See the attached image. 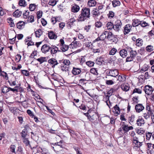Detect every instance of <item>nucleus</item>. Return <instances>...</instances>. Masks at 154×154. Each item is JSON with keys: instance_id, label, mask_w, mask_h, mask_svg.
<instances>
[{"instance_id": "obj_1", "label": "nucleus", "mask_w": 154, "mask_h": 154, "mask_svg": "<svg viewBox=\"0 0 154 154\" xmlns=\"http://www.w3.org/2000/svg\"><path fill=\"white\" fill-rule=\"evenodd\" d=\"M81 13L77 19L79 21H84L85 20L90 18V8L86 7L83 8L82 9Z\"/></svg>"}, {"instance_id": "obj_2", "label": "nucleus", "mask_w": 154, "mask_h": 154, "mask_svg": "<svg viewBox=\"0 0 154 154\" xmlns=\"http://www.w3.org/2000/svg\"><path fill=\"white\" fill-rule=\"evenodd\" d=\"M122 23L119 20H117L113 24V29L116 31H119L121 28Z\"/></svg>"}, {"instance_id": "obj_3", "label": "nucleus", "mask_w": 154, "mask_h": 154, "mask_svg": "<svg viewBox=\"0 0 154 154\" xmlns=\"http://www.w3.org/2000/svg\"><path fill=\"white\" fill-rule=\"evenodd\" d=\"M48 62L51 66L52 68H54L55 66L58 64H60V62H58L56 59L52 58L49 59Z\"/></svg>"}, {"instance_id": "obj_4", "label": "nucleus", "mask_w": 154, "mask_h": 154, "mask_svg": "<svg viewBox=\"0 0 154 154\" xmlns=\"http://www.w3.org/2000/svg\"><path fill=\"white\" fill-rule=\"evenodd\" d=\"M144 90L145 93L148 95L151 94L153 91L152 87L148 85H146L145 86Z\"/></svg>"}, {"instance_id": "obj_5", "label": "nucleus", "mask_w": 154, "mask_h": 154, "mask_svg": "<svg viewBox=\"0 0 154 154\" xmlns=\"http://www.w3.org/2000/svg\"><path fill=\"white\" fill-rule=\"evenodd\" d=\"M88 118H87L90 121L92 122H94L96 121L98 118V115L95 113L91 115H90Z\"/></svg>"}, {"instance_id": "obj_6", "label": "nucleus", "mask_w": 154, "mask_h": 154, "mask_svg": "<svg viewBox=\"0 0 154 154\" xmlns=\"http://www.w3.org/2000/svg\"><path fill=\"white\" fill-rule=\"evenodd\" d=\"M132 26L130 24H127L125 25L123 30V32L124 35H126L130 32L131 30Z\"/></svg>"}, {"instance_id": "obj_7", "label": "nucleus", "mask_w": 154, "mask_h": 154, "mask_svg": "<svg viewBox=\"0 0 154 154\" xmlns=\"http://www.w3.org/2000/svg\"><path fill=\"white\" fill-rule=\"evenodd\" d=\"M144 109V106L142 104L139 103L135 106V109L137 112L140 113Z\"/></svg>"}, {"instance_id": "obj_8", "label": "nucleus", "mask_w": 154, "mask_h": 154, "mask_svg": "<svg viewBox=\"0 0 154 154\" xmlns=\"http://www.w3.org/2000/svg\"><path fill=\"white\" fill-rule=\"evenodd\" d=\"M108 75L112 76V77H116L119 75V72L116 69L113 70H110L109 71L108 73Z\"/></svg>"}, {"instance_id": "obj_9", "label": "nucleus", "mask_w": 154, "mask_h": 154, "mask_svg": "<svg viewBox=\"0 0 154 154\" xmlns=\"http://www.w3.org/2000/svg\"><path fill=\"white\" fill-rule=\"evenodd\" d=\"M50 49V47L46 44L43 45L41 49V51L43 53H46L48 52Z\"/></svg>"}, {"instance_id": "obj_10", "label": "nucleus", "mask_w": 154, "mask_h": 154, "mask_svg": "<svg viewBox=\"0 0 154 154\" xmlns=\"http://www.w3.org/2000/svg\"><path fill=\"white\" fill-rule=\"evenodd\" d=\"M120 87L122 90L125 91H127L129 90L130 87L128 83H124L122 84Z\"/></svg>"}, {"instance_id": "obj_11", "label": "nucleus", "mask_w": 154, "mask_h": 154, "mask_svg": "<svg viewBox=\"0 0 154 154\" xmlns=\"http://www.w3.org/2000/svg\"><path fill=\"white\" fill-rule=\"evenodd\" d=\"M50 52L52 55L54 54L58 51H60L58 48L55 45H51L50 47Z\"/></svg>"}, {"instance_id": "obj_12", "label": "nucleus", "mask_w": 154, "mask_h": 154, "mask_svg": "<svg viewBox=\"0 0 154 154\" xmlns=\"http://www.w3.org/2000/svg\"><path fill=\"white\" fill-rule=\"evenodd\" d=\"M133 128L132 126H128V125H123L122 127V129L123 131H124V133H127L130 130L133 129Z\"/></svg>"}, {"instance_id": "obj_13", "label": "nucleus", "mask_w": 154, "mask_h": 154, "mask_svg": "<svg viewBox=\"0 0 154 154\" xmlns=\"http://www.w3.org/2000/svg\"><path fill=\"white\" fill-rule=\"evenodd\" d=\"M137 124L138 126H141L142 125H143L145 123L144 119L141 116H139L138 117V119L137 120Z\"/></svg>"}, {"instance_id": "obj_14", "label": "nucleus", "mask_w": 154, "mask_h": 154, "mask_svg": "<svg viewBox=\"0 0 154 154\" xmlns=\"http://www.w3.org/2000/svg\"><path fill=\"white\" fill-rule=\"evenodd\" d=\"M25 23L24 21H20L17 23L16 25L17 27L19 29H23L25 27Z\"/></svg>"}, {"instance_id": "obj_15", "label": "nucleus", "mask_w": 154, "mask_h": 154, "mask_svg": "<svg viewBox=\"0 0 154 154\" xmlns=\"http://www.w3.org/2000/svg\"><path fill=\"white\" fill-rule=\"evenodd\" d=\"M120 56L122 58H125L128 55L127 51L125 49L121 50L119 52Z\"/></svg>"}, {"instance_id": "obj_16", "label": "nucleus", "mask_w": 154, "mask_h": 154, "mask_svg": "<svg viewBox=\"0 0 154 154\" xmlns=\"http://www.w3.org/2000/svg\"><path fill=\"white\" fill-rule=\"evenodd\" d=\"M72 73L74 75L79 74L81 72V69L79 68H76L73 67L72 70Z\"/></svg>"}, {"instance_id": "obj_17", "label": "nucleus", "mask_w": 154, "mask_h": 154, "mask_svg": "<svg viewBox=\"0 0 154 154\" xmlns=\"http://www.w3.org/2000/svg\"><path fill=\"white\" fill-rule=\"evenodd\" d=\"M48 36L50 39H55L57 37V36L52 31H51L48 32Z\"/></svg>"}, {"instance_id": "obj_18", "label": "nucleus", "mask_w": 154, "mask_h": 154, "mask_svg": "<svg viewBox=\"0 0 154 154\" xmlns=\"http://www.w3.org/2000/svg\"><path fill=\"white\" fill-rule=\"evenodd\" d=\"M143 142H140L138 140H133V144H134V146L137 148H140L142 145Z\"/></svg>"}, {"instance_id": "obj_19", "label": "nucleus", "mask_w": 154, "mask_h": 154, "mask_svg": "<svg viewBox=\"0 0 154 154\" xmlns=\"http://www.w3.org/2000/svg\"><path fill=\"white\" fill-rule=\"evenodd\" d=\"M24 128V129L22 130L20 133L21 137L23 139L26 138L27 133V130L26 128L25 127Z\"/></svg>"}, {"instance_id": "obj_20", "label": "nucleus", "mask_w": 154, "mask_h": 154, "mask_svg": "<svg viewBox=\"0 0 154 154\" xmlns=\"http://www.w3.org/2000/svg\"><path fill=\"white\" fill-rule=\"evenodd\" d=\"M1 89L2 93L5 94H6L9 91V88L5 86L2 87Z\"/></svg>"}, {"instance_id": "obj_21", "label": "nucleus", "mask_w": 154, "mask_h": 154, "mask_svg": "<svg viewBox=\"0 0 154 154\" xmlns=\"http://www.w3.org/2000/svg\"><path fill=\"white\" fill-rule=\"evenodd\" d=\"M141 23V21L138 19H134L132 20V25L133 27L138 26Z\"/></svg>"}, {"instance_id": "obj_22", "label": "nucleus", "mask_w": 154, "mask_h": 154, "mask_svg": "<svg viewBox=\"0 0 154 154\" xmlns=\"http://www.w3.org/2000/svg\"><path fill=\"white\" fill-rule=\"evenodd\" d=\"M153 114V112L151 111H149V112H147L144 113L143 114V116L145 118V119H147L149 118L151 116H152V115Z\"/></svg>"}, {"instance_id": "obj_23", "label": "nucleus", "mask_w": 154, "mask_h": 154, "mask_svg": "<svg viewBox=\"0 0 154 154\" xmlns=\"http://www.w3.org/2000/svg\"><path fill=\"white\" fill-rule=\"evenodd\" d=\"M59 62H60V64H61V65H68L70 63V61L68 60H60Z\"/></svg>"}, {"instance_id": "obj_24", "label": "nucleus", "mask_w": 154, "mask_h": 154, "mask_svg": "<svg viewBox=\"0 0 154 154\" xmlns=\"http://www.w3.org/2000/svg\"><path fill=\"white\" fill-rule=\"evenodd\" d=\"M22 14V11H19L18 10H17L13 13V15L16 17H19Z\"/></svg>"}, {"instance_id": "obj_25", "label": "nucleus", "mask_w": 154, "mask_h": 154, "mask_svg": "<svg viewBox=\"0 0 154 154\" xmlns=\"http://www.w3.org/2000/svg\"><path fill=\"white\" fill-rule=\"evenodd\" d=\"M149 66L146 64H145L142 66L141 67L140 69V71H143V72H145L149 68Z\"/></svg>"}, {"instance_id": "obj_26", "label": "nucleus", "mask_w": 154, "mask_h": 154, "mask_svg": "<svg viewBox=\"0 0 154 154\" xmlns=\"http://www.w3.org/2000/svg\"><path fill=\"white\" fill-rule=\"evenodd\" d=\"M80 7L79 6L75 5L72 8V11L73 12H77L79 10Z\"/></svg>"}, {"instance_id": "obj_27", "label": "nucleus", "mask_w": 154, "mask_h": 154, "mask_svg": "<svg viewBox=\"0 0 154 154\" xmlns=\"http://www.w3.org/2000/svg\"><path fill=\"white\" fill-rule=\"evenodd\" d=\"M100 13L98 10L97 9H94L92 11V14L94 17H97L100 15Z\"/></svg>"}, {"instance_id": "obj_28", "label": "nucleus", "mask_w": 154, "mask_h": 154, "mask_svg": "<svg viewBox=\"0 0 154 154\" xmlns=\"http://www.w3.org/2000/svg\"><path fill=\"white\" fill-rule=\"evenodd\" d=\"M106 27H107V29L111 30L113 29V24L112 22H109L106 24Z\"/></svg>"}, {"instance_id": "obj_29", "label": "nucleus", "mask_w": 154, "mask_h": 154, "mask_svg": "<svg viewBox=\"0 0 154 154\" xmlns=\"http://www.w3.org/2000/svg\"><path fill=\"white\" fill-rule=\"evenodd\" d=\"M88 4L89 7H93L95 5L96 2L94 0H90L88 1Z\"/></svg>"}, {"instance_id": "obj_30", "label": "nucleus", "mask_w": 154, "mask_h": 154, "mask_svg": "<svg viewBox=\"0 0 154 154\" xmlns=\"http://www.w3.org/2000/svg\"><path fill=\"white\" fill-rule=\"evenodd\" d=\"M27 22L28 23H32L34 22V17L32 15L29 16L27 18Z\"/></svg>"}, {"instance_id": "obj_31", "label": "nucleus", "mask_w": 154, "mask_h": 154, "mask_svg": "<svg viewBox=\"0 0 154 154\" xmlns=\"http://www.w3.org/2000/svg\"><path fill=\"white\" fill-rule=\"evenodd\" d=\"M42 34V31L40 29H38L35 32V36L39 38Z\"/></svg>"}, {"instance_id": "obj_32", "label": "nucleus", "mask_w": 154, "mask_h": 154, "mask_svg": "<svg viewBox=\"0 0 154 154\" xmlns=\"http://www.w3.org/2000/svg\"><path fill=\"white\" fill-rule=\"evenodd\" d=\"M37 60L41 64L44 62L47 61V59L46 57H41L37 59Z\"/></svg>"}, {"instance_id": "obj_33", "label": "nucleus", "mask_w": 154, "mask_h": 154, "mask_svg": "<svg viewBox=\"0 0 154 154\" xmlns=\"http://www.w3.org/2000/svg\"><path fill=\"white\" fill-rule=\"evenodd\" d=\"M113 108L115 111V114H116L117 115L119 114L120 113V110L119 107L118 106V105L116 104Z\"/></svg>"}, {"instance_id": "obj_34", "label": "nucleus", "mask_w": 154, "mask_h": 154, "mask_svg": "<svg viewBox=\"0 0 154 154\" xmlns=\"http://www.w3.org/2000/svg\"><path fill=\"white\" fill-rule=\"evenodd\" d=\"M68 46L66 45L61 46L60 47V49L63 52L67 51L68 50Z\"/></svg>"}, {"instance_id": "obj_35", "label": "nucleus", "mask_w": 154, "mask_h": 154, "mask_svg": "<svg viewBox=\"0 0 154 154\" xmlns=\"http://www.w3.org/2000/svg\"><path fill=\"white\" fill-rule=\"evenodd\" d=\"M112 4L113 7H115L119 6L120 4V2L119 1L114 0L112 2Z\"/></svg>"}, {"instance_id": "obj_36", "label": "nucleus", "mask_w": 154, "mask_h": 154, "mask_svg": "<svg viewBox=\"0 0 154 154\" xmlns=\"http://www.w3.org/2000/svg\"><path fill=\"white\" fill-rule=\"evenodd\" d=\"M136 44L137 46H141L143 44V40L142 39L138 38L136 40Z\"/></svg>"}, {"instance_id": "obj_37", "label": "nucleus", "mask_w": 154, "mask_h": 154, "mask_svg": "<svg viewBox=\"0 0 154 154\" xmlns=\"http://www.w3.org/2000/svg\"><path fill=\"white\" fill-rule=\"evenodd\" d=\"M85 46L86 47L90 49H92L93 48V45L90 42H88L85 43Z\"/></svg>"}, {"instance_id": "obj_38", "label": "nucleus", "mask_w": 154, "mask_h": 154, "mask_svg": "<svg viewBox=\"0 0 154 154\" xmlns=\"http://www.w3.org/2000/svg\"><path fill=\"white\" fill-rule=\"evenodd\" d=\"M117 51V50L114 48H112L109 52V54L110 55H113L116 53Z\"/></svg>"}, {"instance_id": "obj_39", "label": "nucleus", "mask_w": 154, "mask_h": 154, "mask_svg": "<svg viewBox=\"0 0 154 154\" xmlns=\"http://www.w3.org/2000/svg\"><path fill=\"white\" fill-rule=\"evenodd\" d=\"M36 5L35 4H30L29 6V9L31 11H33L36 8Z\"/></svg>"}, {"instance_id": "obj_40", "label": "nucleus", "mask_w": 154, "mask_h": 154, "mask_svg": "<svg viewBox=\"0 0 154 154\" xmlns=\"http://www.w3.org/2000/svg\"><path fill=\"white\" fill-rule=\"evenodd\" d=\"M137 53L136 51L131 50L130 52V56L133 57L134 58L137 55Z\"/></svg>"}, {"instance_id": "obj_41", "label": "nucleus", "mask_w": 154, "mask_h": 154, "mask_svg": "<svg viewBox=\"0 0 154 154\" xmlns=\"http://www.w3.org/2000/svg\"><path fill=\"white\" fill-rule=\"evenodd\" d=\"M57 2L56 0H50L48 4L50 5L53 6L56 5Z\"/></svg>"}, {"instance_id": "obj_42", "label": "nucleus", "mask_w": 154, "mask_h": 154, "mask_svg": "<svg viewBox=\"0 0 154 154\" xmlns=\"http://www.w3.org/2000/svg\"><path fill=\"white\" fill-rule=\"evenodd\" d=\"M100 37L101 41H103L105 38H106V31H105L102 34L100 35Z\"/></svg>"}, {"instance_id": "obj_43", "label": "nucleus", "mask_w": 154, "mask_h": 154, "mask_svg": "<svg viewBox=\"0 0 154 154\" xmlns=\"http://www.w3.org/2000/svg\"><path fill=\"white\" fill-rule=\"evenodd\" d=\"M85 63L87 66L90 67H91L93 66L94 64V63L91 61H88L86 62Z\"/></svg>"}, {"instance_id": "obj_44", "label": "nucleus", "mask_w": 154, "mask_h": 154, "mask_svg": "<svg viewBox=\"0 0 154 154\" xmlns=\"http://www.w3.org/2000/svg\"><path fill=\"white\" fill-rule=\"evenodd\" d=\"M23 142L26 144V146H28L30 144L29 141L27 138H24L23 139Z\"/></svg>"}, {"instance_id": "obj_45", "label": "nucleus", "mask_w": 154, "mask_h": 154, "mask_svg": "<svg viewBox=\"0 0 154 154\" xmlns=\"http://www.w3.org/2000/svg\"><path fill=\"white\" fill-rule=\"evenodd\" d=\"M19 4L20 6L23 7H25L26 5L25 0H20L19 1Z\"/></svg>"}, {"instance_id": "obj_46", "label": "nucleus", "mask_w": 154, "mask_h": 154, "mask_svg": "<svg viewBox=\"0 0 154 154\" xmlns=\"http://www.w3.org/2000/svg\"><path fill=\"white\" fill-rule=\"evenodd\" d=\"M16 146L14 145H11L10 146V151L13 153H15V149Z\"/></svg>"}, {"instance_id": "obj_47", "label": "nucleus", "mask_w": 154, "mask_h": 154, "mask_svg": "<svg viewBox=\"0 0 154 154\" xmlns=\"http://www.w3.org/2000/svg\"><path fill=\"white\" fill-rule=\"evenodd\" d=\"M21 56L20 54H17L15 56V60L17 63L19 62L20 60Z\"/></svg>"}, {"instance_id": "obj_48", "label": "nucleus", "mask_w": 154, "mask_h": 154, "mask_svg": "<svg viewBox=\"0 0 154 154\" xmlns=\"http://www.w3.org/2000/svg\"><path fill=\"white\" fill-rule=\"evenodd\" d=\"M91 111L92 110L91 109H89L86 113H83L87 118H88L90 115H91Z\"/></svg>"}, {"instance_id": "obj_49", "label": "nucleus", "mask_w": 154, "mask_h": 154, "mask_svg": "<svg viewBox=\"0 0 154 154\" xmlns=\"http://www.w3.org/2000/svg\"><path fill=\"white\" fill-rule=\"evenodd\" d=\"M151 105L148 103H146V110L147 112H149V111H151L152 112V109H151Z\"/></svg>"}, {"instance_id": "obj_50", "label": "nucleus", "mask_w": 154, "mask_h": 154, "mask_svg": "<svg viewBox=\"0 0 154 154\" xmlns=\"http://www.w3.org/2000/svg\"><path fill=\"white\" fill-rule=\"evenodd\" d=\"M136 93L141 94L142 93V91L139 88H135L133 91V93L134 94Z\"/></svg>"}, {"instance_id": "obj_51", "label": "nucleus", "mask_w": 154, "mask_h": 154, "mask_svg": "<svg viewBox=\"0 0 154 154\" xmlns=\"http://www.w3.org/2000/svg\"><path fill=\"white\" fill-rule=\"evenodd\" d=\"M138 98V96L134 97L132 98V100L133 101V103H137L139 101Z\"/></svg>"}, {"instance_id": "obj_52", "label": "nucleus", "mask_w": 154, "mask_h": 154, "mask_svg": "<svg viewBox=\"0 0 154 154\" xmlns=\"http://www.w3.org/2000/svg\"><path fill=\"white\" fill-rule=\"evenodd\" d=\"M29 12L27 11H26L24 13H23V17L24 19H26L29 17Z\"/></svg>"}, {"instance_id": "obj_53", "label": "nucleus", "mask_w": 154, "mask_h": 154, "mask_svg": "<svg viewBox=\"0 0 154 154\" xmlns=\"http://www.w3.org/2000/svg\"><path fill=\"white\" fill-rule=\"evenodd\" d=\"M106 33L107 38L109 39L111 37L112 35V33L111 32H109L106 31Z\"/></svg>"}, {"instance_id": "obj_54", "label": "nucleus", "mask_w": 154, "mask_h": 154, "mask_svg": "<svg viewBox=\"0 0 154 154\" xmlns=\"http://www.w3.org/2000/svg\"><path fill=\"white\" fill-rule=\"evenodd\" d=\"M153 47L151 45L147 46L146 48V50L148 52H151L153 51Z\"/></svg>"}, {"instance_id": "obj_55", "label": "nucleus", "mask_w": 154, "mask_h": 154, "mask_svg": "<svg viewBox=\"0 0 154 154\" xmlns=\"http://www.w3.org/2000/svg\"><path fill=\"white\" fill-rule=\"evenodd\" d=\"M141 26L142 27H145L146 26H149V24L145 21H141L140 24Z\"/></svg>"}, {"instance_id": "obj_56", "label": "nucleus", "mask_w": 154, "mask_h": 154, "mask_svg": "<svg viewBox=\"0 0 154 154\" xmlns=\"http://www.w3.org/2000/svg\"><path fill=\"white\" fill-rule=\"evenodd\" d=\"M90 72L91 73L95 75H97L98 74L96 69L95 68H92L90 70Z\"/></svg>"}, {"instance_id": "obj_57", "label": "nucleus", "mask_w": 154, "mask_h": 154, "mask_svg": "<svg viewBox=\"0 0 154 154\" xmlns=\"http://www.w3.org/2000/svg\"><path fill=\"white\" fill-rule=\"evenodd\" d=\"M74 150L76 151L77 154H82L80 151V148L78 147L75 146L73 147Z\"/></svg>"}, {"instance_id": "obj_58", "label": "nucleus", "mask_w": 154, "mask_h": 154, "mask_svg": "<svg viewBox=\"0 0 154 154\" xmlns=\"http://www.w3.org/2000/svg\"><path fill=\"white\" fill-rule=\"evenodd\" d=\"M8 81L11 86H14L16 85L15 80H8Z\"/></svg>"}, {"instance_id": "obj_59", "label": "nucleus", "mask_w": 154, "mask_h": 154, "mask_svg": "<svg viewBox=\"0 0 154 154\" xmlns=\"http://www.w3.org/2000/svg\"><path fill=\"white\" fill-rule=\"evenodd\" d=\"M135 118V116L134 115H132L129 118L128 120L129 122H133Z\"/></svg>"}, {"instance_id": "obj_60", "label": "nucleus", "mask_w": 154, "mask_h": 154, "mask_svg": "<svg viewBox=\"0 0 154 154\" xmlns=\"http://www.w3.org/2000/svg\"><path fill=\"white\" fill-rule=\"evenodd\" d=\"M22 73L25 76H28L29 75V72L27 70H23L22 71Z\"/></svg>"}, {"instance_id": "obj_61", "label": "nucleus", "mask_w": 154, "mask_h": 154, "mask_svg": "<svg viewBox=\"0 0 154 154\" xmlns=\"http://www.w3.org/2000/svg\"><path fill=\"white\" fill-rule=\"evenodd\" d=\"M93 52L94 53H100L101 52V48H97L95 49L92 48Z\"/></svg>"}, {"instance_id": "obj_62", "label": "nucleus", "mask_w": 154, "mask_h": 154, "mask_svg": "<svg viewBox=\"0 0 154 154\" xmlns=\"http://www.w3.org/2000/svg\"><path fill=\"white\" fill-rule=\"evenodd\" d=\"M152 135V133L150 132L146 133V136L147 140H149Z\"/></svg>"}, {"instance_id": "obj_63", "label": "nucleus", "mask_w": 154, "mask_h": 154, "mask_svg": "<svg viewBox=\"0 0 154 154\" xmlns=\"http://www.w3.org/2000/svg\"><path fill=\"white\" fill-rule=\"evenodd\" d=\"M85 61H86V60H85V57H82L81 58V59H80V64L81 65H83V64H84V63L85 62Z\"/></svg>"}, {"instance_id": "obj_64", "label": "nucleus", "mask_w": 154, "mask_h": 154, "mask_svg": "<svg viewBox=\"0 0 154 154\" xmlns=\"http://www.w3.org/2000/svg\"><path fill=\"white\" fill-rule=\"evenodd\" d=\"M79 108L82 110H86V108L87 107L85 106L84 104H82L80 106H79Z\"/></svg>"}]
</instances>
